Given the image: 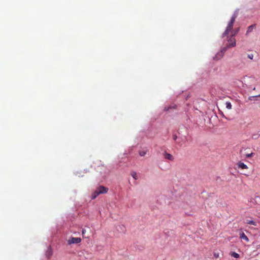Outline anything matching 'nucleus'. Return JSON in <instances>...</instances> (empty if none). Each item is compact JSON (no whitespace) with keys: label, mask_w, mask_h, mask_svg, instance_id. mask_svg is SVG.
Here are the masks:
<instances>
[{"label":"nucleus","mask_w":260,"mask_h":260,"mask_svg":"<svg viewBox=\"0 0 260 260\" xmlns=\"http://www.w3.org/2000/svg\"><path fill=\"white\" fill-rule=\"evenodd\" d=\"M237 17V14L235 13L232 16L230 22L228 23V24L226 26V29L224 32L223 33L222 35V37L224 38L226 37L227 35H231L233 36H236L239 31V28H236L233 29V25L235 21V20Z\"/></svg>","instance_id":"1"},{"label":"nucleus","mask_w":260,"mask_h":260,"mask_svg":"<svg viewBox=\"0 0 260 260\" xmlns=\"http://www.w3.org/2000/svg\"><path fill=\"white\" fill-rule=\"evenodd\" d=\"M108 188L103 186H100L93 193L91 199H95L99 194L106 193L108 192Z\"/></svg>","instance_id":"2"},{"label":"nucleus","mask_w":260,"mask_h":260,"mask_svg":"<svg viewBox=\"0 0 260 260\" xmlns=\"http://www.w3.org/2000/svg\"><path fill=\"white\" fill-rule=\"evenodd\" d=\"M226 36L228 43L225 47H227L228 49L230 47H235L236 45V42L234 36H233L231 35H227Z\"/></svg>","instance_id":"3"},{"label":"nucleus","mask_w":260,"mask_h":260,"mask_svg":"<svg viewBox=\"0 0 260 260\" xmlns=\"http://www.w3.org/2000/svg\"><path fill=\"white\" fill-rule=\"evenodd\" d=\"M226 50L227 47L222 48L221 50L215 55V56L214 57V59L218 60L221 59L223 57V54L226 51Z\"/></svg>","instance_id":"4"},{"label":"nucleus","mask_w":260,"mask_h":260,"mask_svg":"<svg viewBox=\"0 0 260 260\" xmlns=\"http://www.w3.org/2000/svg\"><path fill=\"white\" fill-rule=\"evenodd\" d=\"M81 241V239L80 238L72 237L71 239L68 240V243L69 245H71L72 244H78L80 243Z\"/></svg>","instance_id":"5"},{"label":"nucleus","mask_w":260,"mask_h":260,"mask_svg":"<svg viewBox=\"0 0 260 260\" xmlns=\"http://www.w3.org/2000/svg\"><path fill=\"white\" fill-rule=\"evenodd\" d=\"M237 168L239 169H247L248 168V166L245 164L244 162L242 161H239L237 163Z\"/></svg>","instance_id":"6"},{"label":"nucleus","mask_w":260,"mask_h":260,"mask_svg":"<svg viewBox=\"0 0 260 260\" xmlns=\"http://www.w3.org/2000/svg\"><path fill=\"white\" fill-rule=\"evenodd\" d=\"M164 157L166 159L171 160V161H173L174 159V158L172 155H171V154L168 153L166 152H165V153H164Z\"/></svg>","instance_id":"7"},{"label":"nucleus","mask_w":260,"mask_h":260,"mask_svg":"<svg viewBox=\"0 0 260 260\" xmlns=\"http://www.w3.org/2000/svg\"><path fill=\"white\" fill-rule=\"evenodd\" d=\"M240 238L241 239H243V240L246 241L247 242L249 241L248 238L247 237V236L244 233H242L240 235Z\"/></svg>","instance_id":"8"},{"label":"nucleus","mask_w":260,"mask_h":260,"mask_svg":"<svg viewBox=\"0 0 260 260\" xmlns=\"http://www.w3.org/2000/svg\"><path fill=\"white\" fill-rule=\"evenodd\" d=\"M249 101L260 100V94L255 96H251L248 98Z\"/></svg>","instance_id":"9"},{"label":"nucleus","mask_w":260,"mask_h":260,"mask_svg":"<svg viewBox=\"0 0 260 260\" xmlns=\"http://www.w3.org/2000/svg\"><path fill=\"white\" fill-rule=\"evenodd\" d=\"M255 27V24H252L248 26L247 28V30L246 31V35H247L248 33L251 32L253 29Z\"/></svg>","instance_id":"10"},{"label":"nucleus","mask_w":260,"mask_h":260,"mask_svg":"<svg viewBox=\"0 0 260 260\" xmlns=\"http://www.w3.org/2000/svg\"><path fill=\"white\" fill-rule=\"evenodd\" d=\"M246 223L247 224H252L254 226H256L257 225V223L256 222L252 220H246Z\"/></svg>","instance_id":"11"},{"label":"nucleus","mask_w":260,"mask_h":260,"mask_svg":"<svg viewBox=\"0 0 260 260\" xmlns=\"http://www.w3.org/2000/svg\"><path fill=\"white\" fill-rule=\"evenodd\" d=\"M131 175L134 179L137 180L138 179L137 174L136 172H134V171L132 172L131 173Z\"/></svg>","instance_id":"12"},{"label":"nucleus","mask_w":260,"mask_h":260,"mask_svg":"<svg viewBox=\"0 0 260 260\" xmlns=\"http://www.w3.org/2000/svg\"><path fill=\"white\" fill-rule=\"evenodd\" d=\"M231 255L235 258H238L240 257V255L235 252H232L230 253Z\"/></svg>","instance_id":"13"},{"label":"nucleus","mask_w":260,"mask_h":260,"mask_svg":"<svg viewBox=\"0 0 260 260\" xmlns=\"http://www.w3.org/2000/svg\"><path fill=\"white\" fill-rule=\"evenodd\" d=\"M226 105V108L228 109H232V104L230 102H226L225 103Z\"/></svg>","instance_id":"14"},{"label":"nucleus","mask_w":260,"mask_h":260,"mask_svg":"<svg viewBox=\"0 0 260 260\" xmlns=\"http://www.w3.org/2000/svg\"><path fill=\"white\" fill-rule=\"evenodd\" d=\"M254 155V153L252 152V153H247V154H245V157L246 158H250V157H253Z\"/></svg>","instance_id":"15"},{"label":"nucleus","mask_w":260,"mask_h":260,"mask_svg":"<svg viewBox=\"0 0 260 260\" xmlns=\"http://www.w3.org/2000/svg\"><path fill=\"white\" fill-rule=\"evenodd\" d=\"M139 155H140V156H144V155L146 154V151H144V150H141V151H140L139 152Z\"/></svg>","instance_id":"16"},{"label":"nucleus","mask_w":260,"mask_h":260,"mask_svg":"<svg viewBox=\"0 0 260 260\" xmlns=\"http://www.w3.org/2000/svg\"><path fill=\"white\" fill-rule=\"evenodd\" d=\"M213 256H214V258H217L219 257V253L214 252L213 254Z\"/></svg>","instance_id":"17"},{"label":"nucleus","mask_w":260,"mask_h":260,"mask_svg":"<svg viewBox=\"0 0 260 260\" xmlns=\"http://www.w3.org/2000/svg\"><path fill=\"white\" fill-rule=\"evenodd\" d=\"M248 58H249L250 59H252L253 58V54H249V55H248Z\"/></svg>","instance_id":"18"},{"label":"nucleus","mask_w":260,"mask_h":260,"mask_svg":"<svg viewBox=\"0 0 260 260\" xmlns=\"http://www.w3.org/2000/svg\"><path fill=\"white\" fill-rule=\"evenodd\" d=\"M86 233V230L85 229H83L82 231V234L83 235H84Z\"/></svg>","instance_id":"19"},{"label":"nucleus","mask_w":260,"mask_h":260,"mask_svg":"<svg viewBox=\"0 0 260 260\" xmlns=\"http://www.w3.org/2000/svg\"><path fill=\"white\" fill-rule=\"evenodd\" d=\"M177 136H176V135H174V136H173V139H174V140H176V139H177Z\"/></svg>","instance_id":"20"},{"label":"nucleus","mask_w":260,"mask_h":260,"mask_svg":"<svg viewBox=\"0 0 260 260\" xmlns=\"http://www.w3.org/2000/svg\"><path fill=\"white\" fill-rule=\"evenodd\" d=\"M221 115H222L223 116H224L223 114V113H222V112H221Z\"/></svg>","instance_id":"21"},{"label":"nucleus","mask_w":260,"mask_h":260,"mask_svg":"<svg viewBox=\"0 0 260 260\" xmlns=\"http://www.w3.org/2000/svg\"><path fill=\"white\" fill-rule=\"evenodd\" d=\"M259 222H260V221H259Z\"/></svg>","instance_id":"22"}]
</instances>
